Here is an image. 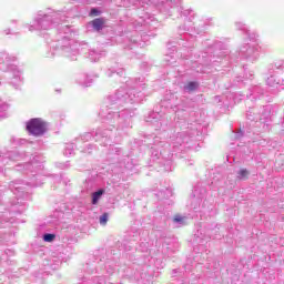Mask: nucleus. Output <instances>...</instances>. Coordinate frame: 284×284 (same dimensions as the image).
Here are the masks:
<instances>
[{"instance_id": "f257e3e1", "label": "nucleus", "mask_w": 284, "mask_h": 284, "mask_svg": "<svg viewBox=\"0 0 284 284\" xmlns=\"http://www.w3.org/2000/svg\"><path fill=\"white\" fill-rule=\"evenodd\" d=\"M27 131L33 136H41L45 133V122L39 118L31 119L27 122Z\"/></svg>"}, {"instance_id": "f03ea898", "label": "nucleus", "mask_w": 284, "mask_h": 284, "mask_svg": "<svg viewBox=\"0 0 284 284\" xmlns=\"http://www.w3.org/2000/svg\"><path fill=\"white\" fill-rule=\"evenodd\" d=\"M91 26L97 30V32H100V30H103V26H105V19L97 18L91 21Z\"/></svg>"}, {"instance_id": "7ed1b4c3", "label": "nucleus", "mask_w": 284, "mask_h": 284, "mask_svg": "<svg viewBox=\"0 0 284 284\" xmlns=\"http://www.w3.org/2000/svg\"><path fill=\"white\" fill-rule=\"evenodd\" d=\"M103 190H99L98 192L92 193V205H97L101 196H103Z\"/></svg>"}, {"instance_id": "20e7f679", "label": "nucleus", "mask_w": 284, "mask_h": 284, "mask_svg": "<svg viewBox=\"0 0 284 284\" xmlns=\"http://www.w3.org/2000/svg\"><path fill=\"white\" fill-rule=\"evenodd\" d=\"M184 88L189 92H194V90H196V88H199V84L196 82H189Z\"/></svg>"}, {"instance_id": "39448f33", "label": "nucleus", "mask_w": 284, "mask_h": 284, "mask_svg": "<svg viewBox=\"0 0 284 284\" xmlns=\"http://www.w3.org/2000/svg\"><path fill=\"white\" fill-rule=\"evenodd\" d=\"M57 239V235L54 234H44L43 235V241H45V243H52V241H54Z\"/></svg>"}, {"instance_id": "423d86ee", "label": "nucleus", "mask_w": 284, "mask_h": 284, "mask_svg": "<svg viewBox=\"0 0 284 284\" xmlns=\"http://www.w3.org/2000/svg\"><path fill=\"white\" fill-rule=\"evenodd\" d=\"M108 217H109V214L108 213H103L100 216V225H108Z\"/></svg>"}, {"instance_id": "0eeeda50", "label": "nucleus", "mask_w": 284, "mask_h": 284, "mask_svg": "<svg viewBox=\"0 0 284 284\" xmlns=\"http://www.w3.org/2000/svg\"><path fill=\"white\" fill-rule=\"evenodd\" d=\"M240 176H242V179H247V176H250V171H247L246 169H242L240 171Z\"/></svg>"}, {"instance_id": "6e6552de", "label": "nucleus", "mask_w": 284, "mask_h": 284, "mask_svg": "<svg viewBox=\"0 0 284 284\" xmlns=\"http://www.w3.org/2000/svg\"><path fill=\"white\" fill-rule=\"evenodd\" d=\"M173 221H174V223H182L183 216L176 214V215L174 216Z\"/></svg>"}, {"instance_id": "1a4fd4ad", "label": "nucleus", "mask_w": 284, "mask_h": 284, "mask_svg": "<svg viewBox=\"0 0 284 284\" xmlns=\"http://www.w3.org/2000/svg\"><path fill=\"white\" fill-rule=\"evenodd\" d=\"M99 14H100V12H99V10L98 9H91V12H90V16L91 17H99Z\"/></svg>"}]
</instances>
